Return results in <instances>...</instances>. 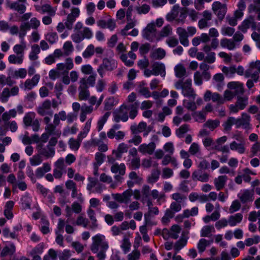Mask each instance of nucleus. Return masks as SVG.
<instances>
[{
    "instance_id": "nucleus-1",
    "label": "nucleus",
    "mask_w": 260,
    "mask_h": 260,
    "mask_svg": "<svg viewBox=\"0 0 260 260\" xmlns=\"http://www.w3.org/2000/svg\"><path fill=\"white\" fill-rule=\"evenodd\" d=\"M139 106V102H136L129 105L123 103L113 113L114 121L116 122H119L120 121L126 122L128 120V117L131 119H135L138 115Z\"/></svg>"
},
{
    "instance_id": "nucleus-2",
    "label": "nucleus",
    "mask_w": 260,
    "mask_h": 260,
    "mask_svg": "<svg viewBox=\"0 0 260 260\" xmlns=\"http://www.w3.org/2000/svg\"><path fill=\"white\" fill-rule=\"evenodd\" d=\"M92 243L91 245V250L93 253H97L99 260H104L106 257V252L109 248L108 243L106 241L105 236L97 234L92 238Z\"/></svg>"
},
{
    "instance_id": "nucleus-3",
    "label": "nucleus",
    "mask_w": 260,
    "mask_h": 260,
    "mask_svg": "<svg viewBox=\"0 0 260 260\" xmlns=\"http://www.w3.org/2000/svg\"><path fill=\"white\" fill-rule=\"evenodd\" d=\"M41 24L40 21L36 17H32L29 22H26L21 24L20 26V31L19 37L21 39H23L27 30L30 28L37 30Z\"/></svg>"
},
{
    "instance_id": "nucleus-4",
    "label": "nucleus",
    "mask_w": 260,
    "mask_h": 260,
    "mask_svg": "<svg viewBox=\"0 0 260 260\" xmlns=\"http://www.w3.org/2000/svg\"><path fill=\"white\" fill-rule=\"evenodd\" d=\"M152 70H144V74L149 77L151 75L158 76L160 75L161 77H165L166 75V67L165 64L160 62H154L151 66Z\"/></svg>"
},
{
    "instance_id": "nucleus-5",
    "label": "nucleus",
    "mask_w": 260,
    "mask_h": 260,
    "mask_svg": "<svg viewBox=\"0 0 260 260\" xmlns=\"http://www.w3.org/2000/svg\"><path fill=\"white\" fill-rule=\"evenodd\" d=\"M248 105V97L244 95L237 96L236 102L235 104L229 106V110L231 113H237L240 110H244Z\"/></svg>"
},
{
    "instance_id": "nucleus-6",
    "label": "nucleus",
    "mask_w": 260,
    "mask_h": 260,
    "mask_svg": "<svg viewBox=\"0 0 260 260\" xmlns=\"http://www.w3.org/2000/svg\"><path fill=\"white\" fill-rule=\"evenodd\" d=\"M93 36L91 29L87 27H84L83 29L74 32L71 37L73 41L75 43H80L85 39H90Z\"/></svg>"
},
{
    "instance_id": "nucleus-7",
    "label": "nucleus",
    "mask_w": 260,
    "mask_h": 260,
    "mask_svg": "<svg viewBox=\"0 0 260 260\" xmlns=\"http://www.w3.org/2000/svg\"><path fill=\"white\" fill-rule=\"evenodd\" d=\"M117 67L116 61L112 59L105 58L102 60V63L99 67L97 71L100 76L103 78L106 71H111Z\"/></svg>"
},
{
    "instance_id": "nucleus-8",
    "label": "nucleus",
    "mask_w": 260,
    "mask_h": 260,
    "mask_svg": "<svg viewBox=\"0 0 260 260\" xmlns=\"http://www.w3.org/2000/svg\"><path fill=\"white\" fill-rule=\"evenodd\" d=\"M65 173H66V165L64 158L60 157L54 162L53 174L55 179H60Z\"/></svg>"
},
{
    "instance_id": "nucleus-9",
    "label": "nucleus",
    "mask_w": 260,
    "mask_h": 260,
    "mask_svg": "<svg viewBox=\"0 0 260 260\" xmlns=\"http://www.w3.org/2000/svg\"><path fill=\"white\" fill-rule=\"evenodd\" d=\"M182 94L184 96L187 97L190 100L194 101L197 94L194 89L192 87V80L191 79H187L184 81V86L182 90Z\"/></svg>"
},
{
    "instance_id": "nucleus-10",
    "label": "nucleus",
    "mask_w": 260,
    "mask_h": 260,
    "mask_svg": "<svg viewBox=\"0 0 260 260\" xmlns=\"http://www.w3.org/2000/svg\"><path fill=\"white\" fill-rule=\"evenodd\" d=\"M80 85L78 88V99L80 101H87L89 99L90 93L87 85L86 79L83 78L79 82Z\"/></svg>"
},
{
    "instance_id": "nucleus-11",
    "label": "nucleus",
    "mask_w": 260,
    "mask_h": 260,
    "mask_svg": "<svg viewBox=\"0 0 260 260\" xmlns=\"http://www.w3.org/2000/svg\"><path fill=\"white\" fill-rule=\"evenodd\" d=\"M133 195V190L131 188L126 189L122 193H112V198L116 201L120 203L128 204L131 202Z\"/></svg>"
},
{
    "instance_id": "nucleus-12",
    "label": "nucleus",
    "mask_w": 260,
    "mask_h": 260,
    "mask_svg": "<svg viewBox=\"0 0 260 260\" xmlns=\"http://www.w3.org/2000/svg\"><path fill=\"white\" fill-rule=\"evenodd\" d=\"M36 149L38 153L46 158L53 157L55 153V148H52L47 145L45 146L42 143H39Z\"/></svg>"
},
{
    "instance_id": "nucleus-13",
    "label": "nucleus",
    "mask_w": 260,
    "mask_h": 260,
    "mask_svg": "<svg viewBox=\"0 0 260 260\" xmlns=\"http://www.w3.org/2000/svg\"><path fill=\"white\" fill-rule=\"evenodd\" d=\"M51 102L49 100H46L42 104L37 108V113L42 116L49 115L53 116V111L51 109Z\"/></svg>"
},
{
    "instance_id": "nucleus-14",
    "label": "nucleus",
    "mask_w": 260,
    "mask_h": 260,
    "mask_svg": "<svg viewBox=\"0 0 260 260\" xmlns=\"http://www.w3.org/2000/svg\"><path fill=\"white\" fill-rule=\"evenodd\" d=\"M51 117L49 115H45L43 118V122L46 125L45 127V131L50 134H55L57 137H59L61 135V132L56 129L57 125L55 124L54 121L53 123L51 122Z\"/></svg>"
},
{
    "instance_id": "nucleus-15",
    "label": "nucleus",
    "mask_w": 260,
    "mask_h": 260,
    "mask_svg": "<svg viewBox=\"0 0 260 260\" xmlns=\"http://www.w3.org/2000/svg\"><path fill=\"white\" fill-rule=\"evenodd\" d=\"M156 147V144L154 142H151L148 144L143 143L139 145L138 150L142 155H151L154 154Z\"/></svg>"
},
{
    "instance_id": "nucleus-16",
    "label": "nucleus",
    "mask_w": 260,
    "mask_h": 260,
    "mask_svg": "<svg viewBox=\"0 0 260 260\" xmlns=\"http://www.w3.org/2000/svg\"><path fill=\"white\" fill-rule=\"evenodd\" d=\"M156 28L155 24L151 23L148 24L143 31V37L146 40L152 42L155 39H156Z\"/></svg>"
},
{
    "instance_id": "nucleus-17",
    "label": "nucleus",
    "mask_w": 260,
    "mask_h": 260,
    "mask_svg": "<svg viewBox=\"0 0 260 260\" xmlns=\"http://www.w3.org/2000/svg\"><path fill=\"white\" fill-rule=\"evenodd\" d=\"M40 75L35 74L31 79H26L24 83H21L20 86L24 90H30L37 86L40 80Z\"/></svg>"
},
{
    "instance_id": "nucleus-18",
    "label": "nucleus",
    "mask_w": 260,
    "mask_h": 260,
    "mask_svg": "<svg viewBox=\"0 0 260 260\" xmlns=\"http://www.w3.org/2000/svg\"><path fill=\"white\" fill-rule=\"evenodd\" d=\"M73 68V61L71 57L67 58L64 63H59L56 64V70L60 71L62 75L68 74L69 71Z\"/></svg>"
},
{
    "instance_id": "nucleus-19",
    "label": "nucleus",
    "mask_w": 260,
    "mask_h": 260,
    "mask_svg": "<svg viewBox=\"0 0 260 260\" xmlns=\"http://www.w3.org/2000/svg\"><path fill=\"white\" fill-rule=\"evenodd\" d=\"M250 116L245 113H243L241 116L239 118H235L236 127L239 128L243 127L244 129H249L250 128Z\"/></svg>"
},
{
    "instance_id": "nucleus-20",
    "label": "nucleus",
    "mask_w": 260,
    "mask_h": 260,
    "mask_svg": "<svg viewBox=\"0 0 260 260\" xmlns=\"http://www.w3.org/2000/svg\"><path fill=\"white\" fill-rule=\"evenodd\" d=\"M191 178L194 181H200L206 183L209 181L210 175L209 173L202 171V170H194L191 175Z\"/></svg>"
},
{
    "instance_id": "nucleus-21",
    "label": "nucleus",
    "mask_w": 260,
    "mask_h": 260,
    "mask_svg": "<svg viewBox=\"0 0 260 260\" xmlns=\"http://www.w3.org/2000/svg\"><path fill=\"white\" fill-rule=\"evenodd\" d=\"M204 100L206 102L212 100L213 102L217 103L218 105H222L224 104V100L222 96L217 92H212L210 90H207L204 94Z\"/></svg>"
},
{
    "instance_id": "nucleus-22",
    "label": "nucleus",
    "mask_w": 260,
    "mask_h": 260,
    "mask_svg": "<svg viewBox=\"0 0 260 260\" xmlns=\"http://www.w3.org/2000/svg\"><path fill=\"white\" fill-rule=\"evenodd\" d=\"M79 15L80 10L78 8H73L71 9V12L68 14L67 21L65 22L66 26L68 29H72L73 23Z\"/></svg>"
},
{
    "instance_id": "nucleus-23",
    "label": "nucleus",
    "mask_w": 260,
    "mask_h": 260,
    "mask_svg": "<svg viewBox=\"0 0 260 260\" xmlns=\"http://www.w3.org/2000/svg\"><path fill=\"white\" fill-rule=\"evenodd\" d=\"M203 18L198 22L200 29H204L210 25V21L212 19V14L209 11L205 10L202 13Z\"/></svg>"
},
{
    "instance_id": "nucleus-24",
    "label": "nucleus",
    "mask_w": 260,
    "mask_h": 260,
    "mask_svg": "<svg viewBox=\"0 0 260 260\" xmlns=\"http://www.w3.org/2000/svg\"><path fill=\"white\" fill-rule=\"evenodd\" d=\"M256 27V23L254 21V17L250 16L244 20L238 28L243 32H245L249 28L251 27L253 29H255Z\"/></svg>"
},
{
    "instance_id": "nucleus-25",
    "label": "nucleus",
    "mask_w": 260,
    "mask_h": 260,
    "mask_svg": "<svg viewBox=\"0 0 260 260\" xmlns=\"http://www.w3.org/2000/svg\"><path fill=\"white\" fill-rule=\"evenodd\" d=\"M228 88L233 91L235 95L243 94L244 92L243 84L238 82H231L228 84Z\"/></svg>"
},
{
    "instance_id": "nucleus-26",
    "label": "nucleus",
    "mask_w": 260,
    "mask_h": 260,
    "mask_svg": "<svg viewBox=\"0 0 260 260\" xmlns=\"http://www.w3.org/2000/svg\"><path fill=\"white\" fill-rule=\"evenodd\" d=\"M176 32L179 36L180 43L184 46H188L189 45L188 35L186 30L185 28L179 27L177 28Z\"/></svg>"
},
{
    "instance_id": "nucleus-27",
    "label": "nucleus",
    "mask_w": 260,
    "mask_h": 260,
    "mask_svg": "<svg viewBox=\"0 0 260 260\" xmlns=\"http://www.w3.org/2000/svg\"><path fill=\"white\" fill-rule=\"evenodd\" d=\"M128 149V145L121 143L118 145L116 149L112 151V154L115 156L117 159H119L122 157V154L127 152Z\"/></svg>"
},
{
    "instance_id": "nucleus-28",
    "label": "nucleus",
    "mask_w": 260,
    "mask_h": 260,
    "mask_svg": "<svg viewBox=\"0 0 260 260\" xmlns=\"http://www.w3.org/2000/svg\"><path fill=\"white\" fill-rule=\"evenodd\" d=\"M87 213L89 218L91 220V224L89 225V228L94 231L99 226L98 220L95 216V213L92 209L89 207L87 211Z\"/></svg>"
},
{
    "instance_id": "nucleus-29",
    "label": "nucleus",
    "mask_w": 260,
    "mask_h": 260,
    "mask_svg": "<svg viewBox=\"0 0 260 260\" xmlns=\"http://www.w3.org/2000/svg\"><path fill=\"white\" fill-rule=\"evenodd\" d=\"M228 177L226 175H220L214 179V184L217 190L223 189L226 183Z\"/></svg>"
},
{
    "instance_id": "nucleus-30",
    "label": "nucleus",
    "mask_w": 260,
    "mask_h": 260,
    "mask_svg": "<svg viewBox=\"0 0 260 260\" xmlns=\"http://www.w3.org/2000/svg\"><path fill=\"white\" fill-rule=\"evenodd\" d=\"M131 237V234L129 233H127L124 235L121 241L120 247L125 254L129 251L131 247V243L129 241V238Z\"/></svg>"
},
{
    "instance_id": "nucleus-31",
    "label": "nucleus",
    "mask_w": 260,
    "mask_h": 260,
    "mask_svg": "<svg viewBox=\"0 0 260 260\" xmlns=\"http://www.w3.org/2000/svg\"><path fill=\"white\" fill-rule=\"evenodd\" d=\"M51 165L49 162H44L42 166L37 168L35 171V175L38 178H42L45 173L51 170Z\"/></svg>"
},
{
    "instance_id": "nucleus-32",
    "label": "nucleus",
    "mask_w": 260,
    "mask_h": 260,
    "mask_svg": "<svg viewBox=\"0 0 260 260\" xmlns=\"http://www.w3.org/2000/svg\"><path fill=\"white\" fill-rule=\"evenodd\" d=\"M110 171L115 174L125 175L126 166L124 163H120V164L116 163L111 166Z\"/></svg>"
},
{
    "instance_id": "nucleus-33",
    "label": "nucleus",
    "mask_w": 260,
    "mask_h": 260,
    "mask_svg": "<svg viewBox=\"0 0 260 260\" xmlns=\"http://www.w3.org/2000/svg\"><path fill=\"white\" fill-rule=\"evenodd\" d=\"M65 186L67 189L71 190V197L75 198L78 195V189L76 183L72 180L69 179L65 182Z\"/></svg>"
},
{
    "instance_id": "nucleus-34",
    "label": "nucleus",
    "mask_w": 260,
    "mask_h": 260,
    "mask_svg": "<svg viewBox=\"0 0 260 260\" xmlns=\"http://www.w3.org/2000/svg\"><path fill=\"white\" fill-rule=\"evenodd\" d=\"M187 239L188 238L182 234L180 239L175 243L174 245V250L175 254H177V253L186 245Z\"/></svg>"
},
{
    "instance_id": "nucleus-35",
    "label": "nucleus",
    "mask_w": 260,
    "mask_h": 260,
    "mask_svg": "<svg viewBox=\"0 0 260 260\" xmlns=\"http://www.w3.org/2000/svg\"><path fill=\"white\" fill-rule=\"evenodd\" d=\"M174 72L175 75L177 78H183L187 76L186 68L181 63H178L174 67Z\"/></svg>"
},
{
    "instance_id": "nucleus-36",
    "label": "nucleus",
    "mask_w": 260,
    "mask_h": 260,
    "mask_svg": "<svg viewBox=\"0 0 260 260\" xmlns=\"http://www.w3.org/2000/svg\"><path fill=\"white\" fill-rule=\"evenodd\" d=\"M253 195L251 191L246 189L238 194V197L242 203H245L252 201Z\"/></svg>"
},
{
    "instance_id": "nucleus-37",
    "label": "nucleus",
    "mask_w": 260,
    "mask_h": 260,
    "mask_svg": "<svg viewBox=\"0 0 260 260\" xmlns=\"http://www.w3.org/2000/svg\"><path fill=\"white\" fill-rule=\"evenodd\" d=\"M243 219V215L240 213H236L233 215H231L228 218L229 224L231 226H235L237 224L240 223Z\"/></svg>"
},
{
    "instance_id": "nucleus-38",
    "label": "nucleus",
    "mask_w": 260,
    "mask_h": 260,
    "mask_svg": "<svg viewBox=\"0 0 260 260\" xmlns=\"http://www.w3.org/2000/svg\"><path fill=\"white\" fill-rule=\"evenodd\" d=\"M166 54V51L164 49L158 48L154 50L150 53V56L153 59L160 60L165 57Z\"/></svg>"
},
{
    "instance_id": "nucleus-39",
    "label": "nucleus",
    "mask_w": 260,
    "mask_h": 260,
    "mask_svg": "<svg viewBox=\"0 0 260 260\" xmlns=\"http://www.w3.org/2000/svg\"><path fill=\"white\" fill-rule=\"evenodd\" d=\"M172 34V28L170 25H167L164 26L160 31L156 37V40L159 41L162 38L167 37Z\"/></svg>"
},
{
    "instance_id": "nucleus-40",
    "label": "nucleus",
    "mask_w": 260,
    "mask_h": 260,
    "mask_svg": "<svg viewBox=\"0 0 260 260\" xmlns=\"http://www.w3.org/2000/svg\"><path fill=\"white\" fill-rule=\"evenodd\" d=\"M147 123L145 122H140L138 125L133 124L130 127V129L133 134H137L143 132L146 129Z\"/></svg>"
},
{
    "instance_id": "nucleus-41",
    "label": "nucleus",
    "mask_w": 260,
    "mask_h": 260,
    "mask_svg": "<svg viewBox=\"0 0 260 260\" xmlns=\"http://www.w3.org/2000/svg\"><path fill=\"white\" fill-rule=\"evenodd\" d=\"M119 100L113 96L109 97L104 101V109L105 110H110L112 109L114 105L118 104Z\"/></svg>"
},
{
    "instance_id": "nucleus-42",
    "label": "nucleus",
    "mask_w": 260,
    "mask_h": 260,
    "mask_svg": "<svg viewBox=\"0 0 260 260\" xmlns=\"http://www.w3.org/2000/svg\"><path fill=\"white\" fill-rule=\"evenodd\" d=\"M220 46L222 48H227L230 50L234 49L236 47V44L232 39L223 38L220 40Z\"/></svg>"
},
{
    "instance_id": "nucleus-43",
    "label": "nucleus",
    "mask_w": 260,
    "mask_h": 260,
    "mask_svg": "<svg viewBox=\"0 0 260 260\" xmlns=\"http://www.w3.org/2000/svg\"><path fill=\"white\" fill-rule=\"evenodd\" d=\"M180 10V8L179 6H174L171 11L168 13L166 16L167 20L171 21L174 19H177L179 15Z\"/></svg>"
},
{
    "instance_id": "nucleus-44",
    "label": "nucleus",
    "mask_w": 260,
    "mask_h": 260,
    "mask_svg": "<svg viewBox=\"0 0 260 260\" xmlns=\"http://www.w3.org/2000/svg\"><path fill=\"white\" fill-rule=\"evenodd\" d=\"M169 163H171L172 165L175 168L177 167L178 165L177 159L175 157H172L170 154H167L163 157L161 164L163 166H167Z\"/></svg>"
},
{
    "instance_id": "nucleus-45",
    "label": "nucleus",
    "mask_w": 260,
    "mask_h": 260,
    "mask_svg": "<svg viewBox=\"0 0 260 260\" xmlns=\"http://www.w3.org/2000/svg\"><path fill=\"white\" fill-rule=\"evenodd\" d=\"M188 152L192 156H198L201 155L202 152L200 145L197 142L191 143L189 148Z\"/></svg>"
},
{
    "instance_id": "nucleus-46",
    "label": "nucleus",
    "mask_w": 260,
    "mask_h": 260,
    "mask_svg": "<svg viewBox=\"0 0 260 260\" xmlns=\"http://www.w3.org/2000/svg\"><path fill=\"white\" fill-rule=\"evenodd\" d=\"M215 232V228L213 225H207L204 226L201 231V236L202 237H209L212 233Z\"/></svg>"
},
{
    "instance_id": "nucleus-47",
    "label": "nucleus",
    "mask_w": 260,
    "mask_h": 260,
    "mask_svg": "<svg viewBox=\"0 0 260 260\" xmlns=\"http://www.w3.org/2000/svg\"><path fill=\"white\" fill-rule=\"evenodd\" d=\"M23 60L24 57L16 54H11L8 57V61L10 64H21Z\"/></svg>"
},
{
    "instance_id": "nucleus-48",
    "label": "nucleus",
    "mask_w": 260,
    "mask_h": 260,
    "mask_svg": "<svg viewBox=\"0 0 260 260\" xmlns=\"http://www.w3.org/2000/svg\"><path fill=\"white\" fill-rule=\"evenodd\" d=\"M245 143H237L235 141H233L230 144V149L232 150L237 151L239 153L242 154L245 152Z\"/></svg>"
},
{
    "instance_id": "nucleus-49",
    "label": "nucleus",
    "mask_w": 260,
    "mask_h": 260,
    "mask_svg": "<svg viewBox=\"0 0 260 260\" xmlns=\"http://www.w3.org/2000/svg\"><path fill=\"white\" fill-rule=\"evenodd\" d=\"M9 7L11 9H13L20 14H23L26 10V7L23 4H20L18 2L11 3L9 5Z\"/></svg>"
},
{
    "instance_id": "nucleus-50",
    "label": "nucleus",
    "mask_w": 260,
    "mask_h": 260,
    "mask_svg": "<svg viewBox=\"0 0 260 260\" xmlns=\"http://www.w3.org/2000/svg\"><path fill=\"white\" fill-rule=\"evenodd\" d=\"M23 40V39H21ZM26 49L25 43L22 41L21 43L20 44H16L13 47V51L16 54L20 55L24 57V51Z\"/></svg>"
},
{
    "instance_id": "nucleus-51",
    "label": "nucleus",
    "mask_w": 260,
    "mask_h": 260,
    "mask_svg": "<svg viewBox=\"0 0 260 260\" xmlns=\"http://www.w3.org/2000/svg\"><path fill=\"white\" fill-rule=\"evenodd\" d=\"M220 124V121L218 119L208 120L203 125L204 128H208L210 131H213L218 127Z\"/></svg>"
},
{
    "instance_id": "nucleus-52",
    "label": "nucleus",
    "mask_w": 260,
    "mask_h": 260,
    "mask_svg": "<svg viewBox=\"0 0 260 260\" xmlns=\"http://www.w3.org/2000/svg\"><path fill=\"white\" fill-rule=\"evenodd\" d=\"M151 195L154 199H157L158 204L160 205L161 203L166 201V195L165 193H159L156 189H153L151 191Z\"/></svg>"
},
{
    "instance_id": "nucleus-53",
    "label": "nucleus",
    "mask_w": 260,
    "mask_h": 260,
    "mask_svg": "<svg viewBox=\"0 0 260 260\" xmlns=\"http://www.w3.org/2000/svg\"><path fill=\"white\" fill-rule=\"evenodd\" d=\"M41 13L44 14L47 13L50 16H54L55 15L56 10L52 8L50 5L45 4L40 8Z\"/></svg>"
},
{
    "instance_id": "nucleus-54",
    "label": "nucleus",
    "mask_w": 260,
    "mask_h": 260,
    "mask_svg": "<svg viewBox=\"0 0 260 260\" xmlns=\"http://www.w3.org/2000/svg\"><path fill=\"white\" fill-rule=\"evenodd\" d=\"M151 192V188L148 185L145 184L142 186L141 193L142 198L141 202L143 203L145 202L146 200L149 198Z\"/></svg>"
},
{
    "instance_id": "nucleus-55",
    "label": "nucleus",
    "mask_w": 260,
    "mask_h": 260,
    "mask_svg": "<svg viewBox=\"0 0 260 260\" xmlns=\"http://www.w3.org/2000/svg\"><path fill=\"white\" fill-rule=\"evenodd\" d=\"M67 118V115L64 111H61L57 114H55L54 115V122L57 125L60 124V121H64Z\"/></svg>"
},
{
    "instance_id": "nucleus-56",
    "label": "nucleus",
    "mask_w": 260,
    "mask_h": 260,
    "mask_svg": "<svg viewBox=\"0 0 260 260\" xmlns=\"http://www.w3.org/2000/svg\"><path fill=\"white\" fill-rule=\"evenodd\" d=\"M181 228L177 224L173 225L170 230V235H171V238L173 239H177L179 237V234L181 232Z\"/></svg>"
},
{
    "instance_id": "nucleus-57",
    "label": "nucleus",
    "mask_w": 260,
    "mask_h": 260,
    "mask_svg": "<svg viewBox=\"0 0 260 260\" xmlns=\"http://www.w3.org/2000/svg\"><path fill=\"white\" fill-rule=\"evenodd\" d=\"M36 114L34 112L27 113L23 118V123L26 126H29L35 119Z\"/></svg>"
},
{
    "instance_id": "nucleus-58",
    "label": "nucleus",
    "mask_w": 260,
    "mask_h": 260,
    "mask_svg": "<svg viewBox=\"0 0 260 260\" xmlns=\"http://www.w3.org/2000/svg\"><path fill=\"white\" fill-rule=\"evenodd\" d=\"M81 142L82 141L81 140L79 141L78 138L77 139L71 138L69 139L68 144L72 150L77 151L81 145Z\"/></svg>"
},
{
    "instance_id": "nucleus-59",
    "label": "nucleus",
    "mask_w": 260,
    "mask_h": 260,
    "mask_svg": "<svg viewBox=\"0 0 260 260\" xmlns=\"http://www.w3.org/2000/svg\"><path fill=\"white\" fill-rule=\"evenodd\" d=\"M189 125L187 124H184L176 130V135L178 137L181 138L184 136L185 133L189 131Z\"/></svg>"
},
{
    "instance_id": "nucleus-60",
    "label": "nucleus",
    "mask_w": 260,
    "mask_h": 260,
    "mask_svg": "<svg viewBox=\"0 0 260 260\" xmlns=\"http://www.w3.org/2000/svg\"><path fill=\"white\" fill-rule=\"evenodd\" d=\"M41 227L40 231L43 234H47L50 232L49 230V222L45 218H42L41 219Z\"/></svg>"
},
{
    "instance_id": "nucleus-61",
    "label": "nucleus",
    "mask_w": 260,
    "mask_h": 260,
    "mask_svg": "<svg viewBox=\"0 0 260 260\" xmlns=\"http://www.w3.org/2000/svg\"><path fill=\"white\" fill-rule=\"evenodd\" d=\"M211 242L205 239H201L199 240L198 244H197V248L199 250V252L200 253L203 252L206 247L210 245Z\"/></svg>"
},
{
    "instance_id": "nucleus-62",
    "label": "nucleus",
    "mask_w": 260,
    "mask_h": 260,
    "mask_svg": "<svg viewBox=\"0 0 260 260\" xmlns=\"http://www.w3.org/2000/svg\"><path fill=\"white\" fill-rule=\"evenodd\" d=\"M15 251V246L12 244L10 246L5 247L1 252V256L5 257L8 255L13 254Z\"/></svg>"
},
{
    "instance_id": "nucleus-63",
    "label": "nucleus",
    "mask_w": 260,
    "mask_h": 260,
    "mask_svg": "<svg viewBox=\"0 0 260 260\" xmlns=\"http://www.w3.org/2000/svg\"><path fill=\"white\" fill-rule=\"evenodd\" d=\"M89 222V220L87 218L83 215H80L77 218L75 224L78 226H82L84 228H87Z\"/></svg>"
},
{
    "instance_id": "nucleus-64",
    "label": "nucleus",
    "mask_w": 260,
    "mask_h": 260,
    "mask_svg": "<svg viewBox=\"0 0 260 260\" xmlns=\"http://www.w3.org/2000/svg\"><path fill=\"white\" fill-rule=\"evenodd\" d=\"M64 56L70 55L74 51V46L71 41L66 42L62 47Z\"/></svg>"
}]
</instances>
